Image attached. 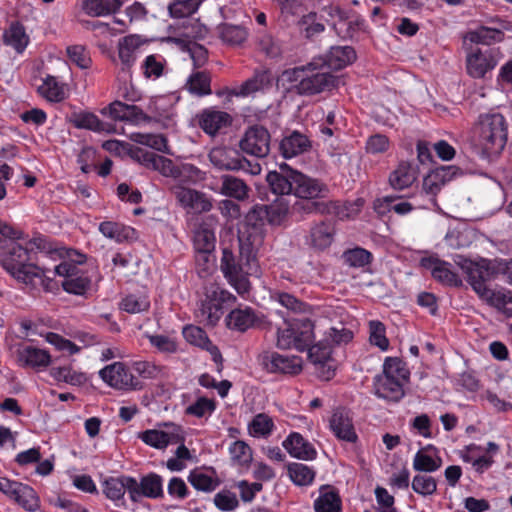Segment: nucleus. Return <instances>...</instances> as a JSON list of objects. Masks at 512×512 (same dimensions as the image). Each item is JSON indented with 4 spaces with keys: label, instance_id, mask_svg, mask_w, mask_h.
I'll return each instance as SVG.
<instances>
[{
    "label": "nucleus",
    "instance_id": "37998d69",
    "mask_svg": "<svg viewBox=\"0 0 512 512\" xmlns=\"http://www.w3.org/2000/svg\"><path fill=\"white\" fill-rule=\"evenodd\" d=\"M305 66L287 69L278 78V83L287 91L300 94L302 78H304Z\"/></svg>",
    "mask_w": 512,
    "mask_h": 512
},
{
    "label": "nucleus",
    "instance_id": "69168bd1",
    "mask_svg": "<svg viewBox=\"0 0 512 512\" xmlns=\"http://www.w3.org/2000/svg\"><path fill=\"white\" fill-rule=\"evenodd\" d=\"M369 341L372 345L377 346L382 351L389 347V341L385 335V326L382 322L372 320L369 322Z\"/></svg>",
    "mask_w": 512,
    "mask_h": 512
},
{
    "label": "nucleus",
    "instance_id": "f704fd0d",
    "mask_svg": "<svg viewBox=\"0 0 512 512\" xmlns=\"http://www.w3.org/2000/svg\"><path fill=\"white\" fill-rule=\"evenodd\" d=\"M334 227L327 222H320L310 230V245L318 250H324L333 242Z\"/></svg>",
    "mask_w": 512,
    "mask_h": 512
},
{
    "label": "nucleus",
    "instance_id": "4be33fe9",
    "mask_svg": "<svg viewBox=\"0 0 512 512\" xmlns=\"http://www.w3.org/2000/svg\"><path fill=\"white\" fill-rule=\"evenodd\" d=\"M330 428L341 440L354 442L357 438L352 420L343 409H336L330 419Z\"/></svg>",
    "mask_w": 512,
    "mask_h": 512
},
{
    "label": "nucleus",
    "instance_id": "1a4fd4ad",
    "mask_svg": "<svg viewBox=\"0 0 512 512\" xmlns=\"http://www.w3.org/2000/svg\"><path fill=\"white\" fill-rule=\"evenodd\" d=\"M460 268L473 290L484 301L493 290L485 284L490 279V271L486 261L473 262L465 259L460 263Z\"/></svg>",
    "mask_w": 512,
    "mask_h": 512
},
{
    "label": "nucleus",
    "instance_id": "6e6d98bb",
    "mask_svg": "<svg viewBox=\"0 0 512 512\" xmlns=\"http://www.w3.org/2000/svg\"><path fill=\"white\" fill-rule=\"evenodd\" d=\"M343 261L350 267L360 268L368 265L372 260V254L364 248L356 247L345 251Z\"/></svg>",
    "mask_w": 512,
    "mask_h": 512
},
{
    "label": "nucleus",
    "instance_id": "6ab92c4d",
    "mask_svg": "<svg viewBox=\"0 0 512 512\" xmlns=\"http://www.w3.org/2000/svg\"><path fill=\"white\" fill-rule=\"evenodd\" d=\"M138 482L132 477L110 478L104 483V493L111 500H119L127 490L132 501H138Z\"/></svg>",
    "mask_w": 512,
    "mask_h": 512
},
{
    "label": "nucleus",
    "instance_id": "5fc2aeb1",
    "mask_svg": "<svg viewBox=\"0 0 512 512\" xmlns=\"http://www.w3.org/2000/svg\"><path fill=\"white\" fill-rule=\"evenodd\" d=\"M50 374L55 380L71 385L79 386L86 382V377L83 373L74 371L69 366L54 367L50 370Z\"/></svg>",
    "mask_w": 512,
    "mask_h": 512
},
{
    "label": "nucleus",
    "instance_id": "9d476101",
    "mask_svg": "<svg viewBox=\"0 0 512 512\" xmlns=\"http://www.w3.org/2000/svg\"><path fill=\"white\" fill-rule=\"evenodd\" d=\"M100 377L109 386L119 390L141 389V383L125 368L121 362H115L101 369Z\"/></svg>",
    "mask_w": 512,
    "mask_h": 512
},
{
    "label": "nucleus",
    "instance_id": "a18cd8bd",
    "mask_svg": "<svg viewBox=\"0 0 512 512\" xmlns=\"http://www.w3.org/2000/svg\"><path fill=\"white\" fill-rule=\"evenodd\" d=\"M211 77L206 71L192 73L187 80L186 87L192 94L204 96L211 94Z\"/></svg>",
    "mask_w": 512,
    "mask_h": 512
},
{
    "label": "nucleus",
    "instance_id": "72a5a7b5",
    "mask_svg": "<svg viewBox=\"0 0 512 512\" xmlns=\"http://www.w3.org/2000/svg\"><path fill=\"white\" fill-rule=\"evenodd\" d=\"M121 6V0H83L82 2V10L91 17L115 13Z\"/></svg>",
    "mask_w": 512,
    "mask_h": 512
},
{
    "label": "nucleus",
    "instance_id": "f257e3e1",
    "mask_svg": "<svg viewBox=\"0 0 512 512\" xmlns=\"http://www.w3.org/2000/svg\"><path fill=\"white\" fill-rule=\"evenodd\" d=\"M45 248V241L40 237L31 239L25 247L13 242L2 260L3 267L16 280L26 285L35 286L36 279L43 282L44 278H49L45 269L30 263L34 250H44Z\"/></svg>",
    "mask_w": 512,
    "mask_h": 512
},
{
    "label": "nucleus",
    "instance_id": "5701e85b",
    "mask_svg": "<svg viewBox=\"0 0 512 512\" xmlns=\"http://www.w3.org/2000/svg\"><path fill=\"white\" fill-rule=\"evenodd\" d=\"M356 59V53L350 46L332 47L321 64L327 71L340 70Z\"/></svg>",
    "mask_w": 512,
    "mask_h": 512
},
{
    "label": "nucleus",
    "instance_id": "13d9d810",
    "mask_svg": "<svg viewBox=\"0 0 512 512\" xmlns=\"http://www.w3.org/2000/svg\"><path fill=\"white\" fill-rule=\"evenodd\" d=\"M328 211V205L322 201L312 199H299L292 205V212L299 215L312 213H325Z\"/></svg>",
    "mask_w": 512,
    "mask_h": 512
},
{
    "label": "nucleus",
    "instance_id": "e2e57ef3",
    "mask_svg": "<svg viewBox=\"0 0 512 512\" xmlns=\"http://www.w3.org/2000/svg\"><path fill=\"white\" fill-rule=\"evenodd\" d=\"M307 349L309 359L314 365L325 364L331 361V346L327 340L325 342L320 341L312 346L310 345Z\"/></svg>",
    "mask_w": 512,
    "mask_h": 512
},
{
    "label": "nucleus",
    "instance_id": "423d86ee",
    "mask_svg": "<svg viewBox=\"0 0 512 512\" xmlns=\"http://www.w3.org/2000/svg\"><path fill=\"white\" fill-rule=\"evenodd\" d=\"M300 94L302 96H311L330 91L338 84V79L327 71V68L312 62L305 66L304 78L301 79Z\"/></svg>",
    "mask_w": 512,
    "mask_h": 512
},
{
    "label": "nucleus",
    "instance_id": "c85d7f7f",
    "mask_svg": "<svg viewBox=\"0 0 512 512\" xmlns=\"http://www.w3.org/2000/svg\"><path fill=\"white\" fill-rule=\"evenodd\" d=\"M283 446L293 457L311 460L316 456V451L299 433H292L284 442Z\"/></svg>",
    "mask_w": 512,
    "mask_h": 512
},
{
    "label": "nucleus",
    "instance_id": "680f3d73",
    "mask_svg": "<svg viewBox=\"0 0 512 512\" xmlns=\"http://www.w3.org/2000/svg\"><path fill=\"white\" fill-rule=\"evenodd\" d=\"M99 230L105 237L117 242L127 239L131 232L129 228L111 221L102 222L99 226Z\"/></svg>",
    "mask_w": 512,
    "mask_h": 512
},
{
    "label": "nucleus",
    "instance_id": "de8ad7c7",
    "mask_svg": "<svg viewBox=\"0 0 512 512\" xmlns=\"http://www.w3.org/2000/svg\"><path fill=\"white\" fill-rule=\"evenodd\" d=\"M138 499L141 496L157 498L162 495V479L157 474H149L138 483Z\"/></svg>",
    "mask_w": 512,
    "mask_h": 512
},
{
    "label": "nucleus",
    "instance_id": "bb28decb",
    "mask_svg": "<svg viewBox=\"0 0 512 512\" xmlns=\"http://www.w3.org/2000/svg\"><path fill=\"white\" fill-rule=\"evenodd\" d=\"M17 361L23 367H46L50 364V355L46 350L26 346L18 349Z\"/></svg>",
    "mask_w": 512,
    "mask_h": 512
},
{
    "label": "nucleus",
    "instance_id": "ddd939ff",
    "mask_svg": "<svg viewBox=\"0 0 512 512\" xmlns=\"http://www.w3.org/2000/svg\"><path fill=\"white\" fill-rule=\"evenodd\" d=\"M293 194L299 199L315 200L319 197H325L328 188L317 179L310 178L298 171L294 174Z\"/></svg>",
    "mask_w": 512,
    "mask_h": 512
},
{
    "label": "nucleus",
    "instance_id": "20e7f679",
    "mask_svg": "<svg viewBox=\"0 0 512 512\" xmlns=\"http://www.w3.org/2000/svg\"><path fill=\"white\" fill-rule=\"evenodd\" d=\"M265 232L264 222L250 211L238 229L240 254L246 256L248 262L257 259V253L264 243Z\"/></svg>",
    "mask_w": 512,
    "mask_h": 512
},
{
    "label": "nucleus",
    "instance_id": "4d7b16f0",
    "mask_svg": "<svg viewBox=\"0 0 512 512\" xmlns=\"http://www.w3.org/2000/svg\"><path fill=\"white\" fill-rule=\"evenodd\" d=\"M223 312L211 298L201 304L197 316L200 321L207 325L214 326L221 318Z\"/></svg>",
    "mask_w": 512,
    "mask_h": 512
},
{
    "label": "nucleus",
    "instance_id": "aec40b11",
    "mask_svg": "<svg viewBox=\"0 0 512 512\" xmlns=\"http://www.w3.org/2000/svg\"><path fill=\"white\" fill-rule=\"evenodd\" d=\"M183 336L190 344L210 351L212 358L216 363L217 371L221 372L223 368L222 355L219 349L216 346L212 345V343L207 337L206 332L202 328L193 325L186 326L183 329Z\"/></svg>",
    "mask_w": 512,
    "mask_h": 512
},
{
    "label": "nucleus",
    "instance_id": "39448f33",
    "mask_svg": "<svg viewBox=\"0 0 512 512\" xmlns=\"http://www.w3.org/2000/svg\"><path fill=\"white\" fill-rule=\"evenodd\" d=\"M313 338L312 322L306 318L298 319L291 323H285V327L278 329L277 347L304 351L312 344Z\"/></svg>",
    "mask_w": 512,
    "mask_h": 512
},
{
    "label": "nucleus",
    "instance_id": "338daca9",
    "mask_svg": "<svg viewBox=\"0 0 512 512\" xmlns=\"http://www.w3.org/2000/svg\"><path fill=\"white\" fill-rule=\"evenodd\" d=\"M412 489L422 496H429L436 492L437 482L432 476L418 474L412 480Z\"/></svg>",
    "mask_w": 512,
    "mask_h": 512
},
{
    "label": "nucleus",
    "instance_id": "2eb2a0df",
    "mask_svg": "<svg viewBox=\"0 0 512 512\" xmlns=\"http://www.w3.org/2000/svg\"><path fill=\"white\" fill-rule=\"evenodd\" d=\"M210 219L201 222L194 232V247L200 258L208 263L209 254L215 249L216 237Z\"/></svg>",
    "mask_w": 512,
    "mask_h": 512
},
{
    "label": "nucleus",
    "instance_id": "052dcab7",
    "mask_svg": "<svg viewBox=\"0 0 512 512\" xmlns=\"http://www.w3.org/2000/svg\"><path fill=\"white\" fill-rule=\"evenodd\" d=\"M202 178L203 173L196 166L188 163L177 165L175 180H178V183L183 185L184 183L193 184L202 180Z\"/></svg>",
    "mask_w": 512,
    "mask_h": 512
},
{
    "label": "nucleus",
    "instance_id": "9b49d317",
    "mask_svg": "<svg viewBox=\"0 0 512 512\" xmlns=\"http://www.w3.org/2000/svg\"><path fill=\"white\" fill-rule=\"evenodd\" d=\"M240 148L247 154L263 158L270 151V134L262 126H252L240 141Z\"/></svg>",
    "mask_w": 512,
    "mask_h": 512
},
{
    "label": "nucleus",
    "instance_id": "473e14b6",
    "mask_svg": "<svg viewBox=\"0 0 512 512\" xmlns=\"http://www.w3.org/2000/svg\"><path fill=\"white\" fill-rule=\"evenodd\" d=\"M143 44L138 35L125 36L119 41L118 54L123 70H129L135 61V52Z\"/></svg>",
    "mask_w": 512,
    "mask_h": 512
},
{
    "label": "nucleus",
    "instance_id": "f03ea898",
    "mask_svg": "<svg viewBox=\"0 0 512 512\" xmlns=\"http://www.w3.org/2000/svg\"><path fill=\"white\" fill-rule=\"evenodd\" d=\"M507 135V123L499 113L481 114L472 128L473 144L487 156L504 149Z\"/></svg>",
    "mask_w": 512,
    "mask_h": 512
},
{
    "label": "nucleus",
    "instance_id": "0e129e2a",
    "mask_svg": "<svg viewBox=\"0 0 512 512\" xmlns=\"http://www.w3.org/2000/svg\"><path fill=\"white\" fill-rule=\"evenodd\" d=\"M442 465L441 458H432L422 450L418 451L413 460V468L419 472L430 473L438 470Z\"/></svg>",
    "mask_w": 512,
    "mask_h": 512
},
{
    "label": "nucleus",
    "instance_id": "2f4dec72",
    "mask_svg": "<svg viewBox=\"0 0 512 512\" xmlns=\"http://www.w3.org/2000/svg\"><path fill=\"white\" fill-rule=\"evenodd\" d=\"M256 320L257 317L254 310L249 307L234 309L226 318L227 326L240 332L253 327Z\"/></svg>",
    "mask_w": 512,
    "mask_h": 512
},
{
    "label": "nucleus",
    "instance_id": "4468645a",
    "mask_svg": "<svg viewBox=\"0 0 512 512\" xmlns=\"http://www.w3.org/2000/svg\"><path fill=\"white\" fill-rule=\"evenodd\" d=\"M290 205L283 197H278L271 204L255 206L251 212L261 221L267 219L271 225H281L287 218Z\"/></svg>",
    "mask_w": 512,
    "mask_h": 512
},
{
    "label": "nucleus",
    "instance_id": "b1692460",
    "mask_svg": "<svg viewBox=\"0 0 512 512\" xmlns=\"http://www.w3.org/2000/svg\"><path fill=\"white\" fill-rule=\"evenodd\" d=\"M337 20L333 22V28L342 38H352L354 34L364 28V20L358 16L348 17L338 8H335Z\"/></svg>",
    "mask_w": 512,
    "mask_h": 512
},
{
    "label": "nucleus",
    "instance_id": "dca6fc26",
    "mask_svg": "<svg viewBox=\"0 0 512 512\" xmlns=\"http://www.w3.org/2000/svg\"><path fill=\"white\" fill-rule=\"evenodd\" d=\"M135 157L148 169L157 171L164 177L175 179L177 165L171 159L142 149H137Z\"/></svg>",
    "mask_w": 512,
    "mask_h": 512
},
{
    "label": "nucleus",
    "instance_id": "7ed1b4c3",
    "mask_svg": "<svg viewBox=\"0 0 512 512\" xmlns=\"http://www.w3.org/2000/svg\"><path fill=\"white\" fill-rule=\"evenodd\" d=\"M251 260L248 262L247 257L241 255L240 252L237 256L228 248L222 250L220 269L228 283L240 295L250 291L251 285L248 276L256 275L259 272L258 259Z\"/></svg>",
    "mask_w": 512,
    "mask_h": 512
},
{
    "label": "nucleus",
    "instance_id": "7c9ffc66",
    "mask_svg": "<svg viewBox=\"0 0 512 512\" xmlns=\"http://www.w3.org/2000/svg\"><path fill=\"white\" fill-rule=\"evenodd\" d=\"M316 512H339L341 499L338 492L329 485H323L319 490V497L314 502Z\"/></svg>",
    "mask_w": 512,
    "mask_h": 512
},
{
    "label": "nucleus",
    "instance_id": "6e6552de",
    "mask_svg": "<svg viewBox=\"0 0 512 512\" xmlns=\"http://www.w3.org/2000/svg\"><path fill=\"white\" fill-rule=\"evenodd\" d=\"M258 362L269 373L296 375L302 370V359L298 356H283L277 352L264 351L259 354Z\"/></svg>",
    "mask_w": 512,
    "mask_h": 512
},
{
    "label": "nucleus",
    "instance_id": "412c9836",
    "mask_svg": "<svg viewBox=\"0 0 512 512\" xmlns=\"http://www.w3.org/2000/svg\"><path fill=\"white\" fill-rule=\"evenodd\" d=\"M280 171H270L266 176V181L271 191L276 195H289L293 192L295 170L288 167L287 164L280 165Z\"/></svg>",
    "mask_w": 512,
    "mask_h": 512
},
{
    "label": "nucleus",
    "instance_id": "e433bc0d",
    "mask_svg": "<svg viewBox=\"0 0 512 512\" xmlns=\"http://www.w3.org/2000/svg\"><path fill=\"white\" fill-rule=\"evenodd\" d=\"M415 180V171L408 163L399 164L389 177V183L395 190H403L411 186Z\"/></svg>",
    "mask_w": 512,
    "mask_h": 512
},
{
    "label": "nucleus",
    "instance_id": "a878e982",
    "mask_svg": "<svg viewBox=\"0 0 512 512\" xmlns=\"http://www.w3.org/2000/svg\"><path fill=\"white\" fill-rule=\"evenodd\" d=\"M231 123V117L224 111L205 110L202 112L199 125L209 135L217 134Z\"/></svg>",
    "mask_w": 512,
    "mask_h": 512
},
{
    "label": "nucleus",
    "instance_id": "ea45409f",
    "mask_svg": "<svg viewBox=\"0 0 512 512\" xmlns=\"http://www.w3.org/2000/svg\"><path fill=\"white\" fill-rule=\"evenodd\" d=\"M484 302L505 316L512 318V291L506 289L492 290Z\"/></svg>",
    "mask_w": 512,
    "mask_h": 512
},
{
    "label": "nucleus",
    "instance_id": "79ce46f5",
    "mask_svg": "<svg viewBox=\"0 0 512 512\" xmlns=\"http://www.w3.org/2000/svg\"><path fill=\"white\" fill-rule=\"evenodd\" d=\"M377 377H387L405 383L409 378V371L402 360L397 357H389L384 362L383 373Z\"/></svg>",
    "mask_w": 512,
    "mask_h": 512
},
{
    "label": "nucleus",
    "instance_id": "c756f323",
    "mask_svg": "<svg viewBox=\"0 0 512 512\" xmlns=\"http://www.w3.org/2000/svg\"><path fill=\"white\" fill-rule=\"evenodd\" d=\"M404 383L387 377H376L374 381L375 394L383 399L399 401L404 396Z\"/></svg>",
    "mask_w": 512,
    "mask_h": 512
},
{
    "label": "nucleus",
    "instance_id": "cd10ccee",
    "mask_svg": "<svg viewBox=\"0 0 512 512\" xmlns=\"http://www.w3.org/2000/svg\"><path fill=\"white\" fill-rule=\"evenodd\" d=\"M310 147L308 138L299 133L293 132L289 136L284 137L279 145V149L283 157L291 158L306 152Z\"/></svg>",
    "mask_w": 512,
    "mask_h": 512
},
{
    "label": "nucleus",
    "instance_id": "c9c22d12",
    "mask_svg": "<svg viewBox=\"0 0 512 512\" xmlns=\"http://www.w3.org/2000/svg\"><path fill=\"white\" fill-rule=\"evenodd\" d=\"M221 182V194L237 200H244L248 197L249 187L242 179L232 175H224Z\"/></svg>",
    "mask_w": 512,
    "mask_h": 512
},
{
    "label": "nucleus",
    "instance_id": "4c0bfd02",
    "mask_svg": "<svg viewBox=\"0 0 512 512\" xmlns=\"http://www.w3.org/2000/svg\"><path fill=\"white\" fill-rule=\"evenodd\" d=\"M451 180L450 167L441 166L431 171L423 180V189L436 194L442 186Z\"/></svg>",
    "mask_w": 512,
    "mask_h": 512
},
{
    "label": "nucleus",
    "instance_id": "a19ab883",
    "mask_svg": "<svg viewBox=\"0 0 512 512\" xmlns=\"http://www.w3.org/2000/svg\"><path fill=\"white\" fill-rule=\"evenodd\" d=\"M73 124L77 128L89 129L95 132H115L113 125L102 122L95 114L88 112L76 115Z\"/></svg>",
    "mask_w": 512,
    "mask_h": 512
},
{
    "label": "nucleus",
    "instance_id": "58836bf2",
    "mask_svg": "<svg viewBox=\"0 0 512 512\" xmlns=\"http://www.w3.org/2000/svg\"><path fill=\"white\" fill-rule=\"evenodd\" d=\"M271 75L267 70L257 71L254 76L245 81L238 91L234 92L236 96H247L251 93L260 91L270 86Z\"/></svg>",
    "mask_w": 512,
    "mask_h": 512
},
{
    "label": "nucleus",
    "instance_id": "49530a36",
    "mask_svg": "<svg viewBox=\"0 0 512 512\" xmlns=\"http://www.w3.org/2000/svg\"><path fill=\"white\" fill-rule=\"evenodd\" d=\"M217 29L221 40L228 45H240L247 39V32L242 26L223 23Z\"/></svg>",
    "mask_w": 512,
    "mask_h": 512
},
{
    "label": "nucleus",
    "instance_id": "f8f14e48",
    "mask_svg": "<svg viewBox=\"0 0 512 512\" xmlns=\"http://www.w3.org/2000/svg\"><path fill=\"white\" fill-rule=\"evenodd\" d=\"M164 427V430H146L139 437L145 444L156 449H164L170 444H178L184 441L183 432L179 426L165 424Z\"/></svg>",
    "mask_w": 512,
    "mask_h": 512
},
{
    "label": "nucleus",
    "instance_id": "c03bdc74",
    "mask_svg": "<svg viewBox=\"0 0 512 512\" xmlns=\"http://www.w3.org/2000/svg\"><path fill=\"white\" fill-rule=\"evenodd\" d=\"M503 37L504 33L501 30L484 26L470 31L466 35V39L470 42L483 45H492L496 42H500L503 40Z\"/></svg>",
    "mask_w": 512,
    "mask_h": 512
},
{
    "label": "nucleus",
    "instance_id": "0eeeda50",
    "mask_svg": "<svg viewBox=\"0 0 512 512\" xmlns=\"http://www.w3.org/2000/svg\"><path fill=\"white\" fill-rule=\"evenodd\" d=\"M179 206L188 212L201 214L209 212L212 207V200L203 192L175 183L169 188Z\"/></svg>",
    "mask_w": 512,
    "mask_h": 512
},
{
    "label": "nucleus",
    "instance_id": "bf43d9fd",
    "mask_svg": "<svg viewBox=\"0 0 512 512\" xmlns=\"http://www.w3.org/2000/svg\"><path fill=\"white\" fill-rule=\"evenodd\" d=\"M433 277L437 281L450 285L459 287L462 285L461 278L451 269V264L442 261L441 264H438L433 271Z\"/></svg>",
    "mask_w": 512,
    "mask_h": 512
},
{
    "label": "nucleus",
    "instance_id": "603ef678",
    "mask_svg": "<svg viewBox=\"0 0 512 512\" xmlns=\"http://www.w3.org/2000/svg\"><path fill=\"white\" fill-rule=\"evenodd\" d=\"M290 479L298 486L310 485L315 477V472L305 464L292 463L288 466Z\"/></svg>",
    "mask_w": 512,
    "mask_h": 512
},
{
    "label": "nucleus",
    "instance_id": "8fccbe9b",
    "mask_svg": "<svg viewBox=\"0 0 512 512\" xmlns=\"http://www.w3.org/2000/svg\"><path fill=\"white\" fill-rule=\"evenodd\" d=\"M4 41L7 45L12 46L17 52H22L28 44V36L21 24L13 23L4 33Z\"/></svg>",
    "mask_w": 512,
    "mask_h": 512
},
{
    "label": "nucleus",
    "instance_id": "f3484780",
    "mask_svg": "<svg viewBox=\"0 0 512 512\" xmlns=\"http://www.w3.org/2000/svg\"><path fill=\"white\" fill-rule=\"evenodd\" d=\"M496 63L490 51L482 52L479 48H471L466 59L467 72L473 78H483Z\"/></svg>",
    "mask_w": 512,
    "mask_h": 512
},
{
    "label": "nucleus",
    "instance_id": "864d4df0",
    "mask_svg": "<svg viewBox=\"0 0 512 512\" xmlns=\"http://www.w3.org/2000/svg\"><path fill=\"white\" fill-rule=\"evenodd\" d=\"M13 500L27 511H35L39 507V499L35 491L30 486L22 483Z\"/></svg>",
    "mask_w": 512,
    "mask_h": 512
},
{
    "label": "nucleus",
    "instance_id": "3c124183",
    "mask_svg": "<svg viewBox=\"0 0 512 512\" xmlns=\"http://www.w3.org/2000/svg\"><path fill=\"white\" fill-rule=\"evenodd\" d=\"M203 0H172L168 11L173 18H184L195 13Z\"/></svg>",
    "mask_w": 512,
    "mask_h": 512
},
{
    "label": "nucleus",
    "instance_id": "a211bd4d",
    "mask_svg": "<svg viewBox=\"0 0 512 512\" xmlns=\"http://www.w3.org/2000/svg\"><path fill=\"white\" fill-rule=\"evenodd\" d=\"M109 111V115L115 121H126L132 124H139L141 122H148L151 118L146 115L142 109L136 105L125 104L121 101L112 102L107 108L102 110V113Z\"/></svg>",
    "mask_w": 512,
    "mask_h": 512
},
{
    "label": "nucleus",
    "instance_id": "09e8293b",
    "mask_svg": "<svg viewBox=\"0 0 512 512\" xmlns=\"http://www.w3.org/2000/svg\"><path fill=\"white\" fill-rule=\"evenodd\" d=\"M38 91L42 97L50 102H60L66 97L64 86L59 84L53 76H48L43 84L39 86Z\"/></svg>",
    "mask_w": 512,
    "mask_h": 512
},
{
    "label": "nucleus",
    "instance_id": "393cba45",
    "mask_svg": "<svg viewBox=\"0 0 512 512\" xmlns=\"http://www.w3.org/2000/svg\"><path fill=\"white\" fill-rule=\"evenodd\" d=\"M210 162L221 170H237L240 165V155L237 151L225 147H215L209 152Z\"/></svg>",
    "mask_w": 512,
    "mask_h": 512
},
{
    "label": "nucleus",
    "instance_id": "774afa93",
    "mask_svg": "<svg viewBox=\"0 0 512 512\" xmlns=\"http://www.w3.org/2000/svg\"><path fill=\"white\" fill-rule=\"evenodd\" d=\"M150 302L145 295L131 294L125 297L121 302V308L128 313H140L147 311Z\"/></svg>",
    "mask_w": 512,
    "mask_h": 512
}]
</instances>
